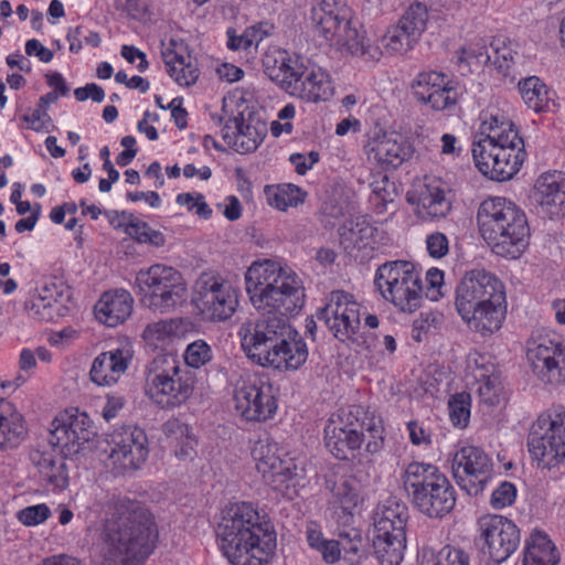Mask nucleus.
I'll list each match as a JSON object with an SVG mask.
<instances>
[{
  "mask_svg": "<svg viewBox=\"0 0 565 565\" xmlns=\"http://www.w3.org/2000/svg\"><path fill=\"white\" fill-rule=\"evenodd\" d=\"M267 204L280 212L298 207L307 198L306 191L291 183L269 184L264 188Z\"/></svg>",
  "mask_w": 565,
  "mask_h": 565,
  "instance_id": "79ce46f5",
  "label": "nucleus"
},
{
  "mask_svg": "<svg viewBox=\"0 0 565 565\" xmlns=\"http://www.w3.org/2000/svg\"><path fill=\"white\" fill-rule=\"evenodd\" d=\"M403 483L412 503L429 518H441L456 504L455 488L435 465L411 462L404 471Z\"/></svg>",
  "mask_w": 565,
  "mask_h": 565,
  "instance_id": "1a4fd4ad",
  "label": "nucleus"
},
{
  "mask_svg": "<svg viewBox=\"0 0 565 565\" xmlns=\"http://www.w3.org/2000/svg\"><path fill=\"white\" fill-rule=\"evenodd\" d=\"M516 487L509 481H503L492 491L490 504L495 510L512 505L516 499Z\"/></svg>",
  "mask_w": 565,
  "mask_h": 565,
  "instance_id": "338daca9",
  "label": "nucleus"
},
{
  "mask_svg": "<svg viewBox=\"0 0 565 565\" xmlns=\"http://www.w3.org/2000/svg\"><path fill=\"white\" fill-rule=\"evenodd\" d=\"M162 431L169 447L179 460L193 459L196 454L198 440L188 424L180 418L172 417L163 424Z\"/></svg>",
  "mask_w": 565,
  "mask_h": 565,
  "instance_id": "ea45409f",
  "label": "nucleus"
},
{
  "mask_svg": "<svg viewBox=\"0 0 565 565\" xmlns=\"http://www.w3.org/2000/svg\"><path fill=\"white\" fill-rule=\"evenodd\" d=\"M195 375L179 362L158 355L145 370L143 394L154 406L173 411L183 406L195 390Z\"/></svg>",
  "mask_w": 565,
  "mask_h": 565,
  "instance_id": "9b49d317",
  "label": "nucleus"
},
{
  "mask_svg": "<svg viewBox=\"0 0 565 565\" xmlns=\"http://www.w3.org/2000/svg\"><path fill=\"white\" fill-rule=\"evenodd\" d=\"M308 547L320 555L327 565H361L366 558L361 535L341 536V540L329 539L320 524L309 522L305 529Z\"/></svg>",
  "mask_w": 565,
  "mask_h": 565,
  "instance_id": "393cba45",
  "label": "nucleus"
},
{
  "mask_svg": "<svg viewBox=\"0 0 565 565\" xmlns=\"http://www.w3.org/2000/svg\"><path fill=\"white\" fill-rule=\"evenodd\" d=\"M418 565H469L468 555L458 548L446 545L440 550L424 546L417 554Z\"/></svg>",
  "mask_w": 565,
  "mask_h": 565,
  "instance_id": "de8ad7c7",
  "label": "nucleus"
},
{
  "mask_svg": "<svg viewBox=\"0 0 565 565\" xmlns=\"http://www.w3.org/2000/svg\"><path fill=\"white\" fill-rule=\"evenodd\" d=\"M135 300L124 288L110 289L100 295L94 306L95 320L107 327L124 324L132 313Z\"/></svg>",
  "mask_w": 565,
  "mask_h": 565,
  "instance_id": "f704fd0d",
  "label": "nucleus"
},
{
  "mask_svg": "<svg viewBox=\"0 0 565 565\" xmlns=\"http://www.w3.org/2000/svg\"><path fill=\"white\" fill-rule=\"evenodd\" d=\"M86 509L103 523L100 553L107 565H141L153 552L158 529L140 503L96 488Z\"/></svg>",
  "mask_w": 565,
  "mask_h": 565,
  "instance_id": "f257e3e1",
  "label": "nucleus"
},
{
  "mask_svg": "<svg viewBox=\"0 0 565 565\" xmlns=\"http://www.w3.org/2000/svg\"><path fill=\"white\" fill-rule=\"evenodd\" d=\"M533 201L551 217L559 216L565 211V174L559 171L544 172L537 177Z\"/></svg>",
  "mask_w": 565,
  "mask_h": 565,
  "instance_id": "c9c22d12",
  "label": "nucleus"
},
{
  "mask_svg": "<svg viewBox=\"0 0 565 565\" xmlns=\"http://www.w3.org/2000/svg\"><path fill=\"white\" fill-rule=\"evenodd\" d=\"M163 60L169 76L179 86L189 87L198 81L199 68L184 46L173 44L163 53Z\"/></svg>",
  "mask_w": 565,
  "mask_h": 565,
  "instance_id": "58836bf2",
  "label": "nucleus"
},
{
  "mask_svg": "<svg viewBox=\"0 0 565 565\" xmlns=\"http://www.w3.org/2000/svg\"><path fill=\"white\" fill-rule=\"evenodd\" d=\"M459 83L451 76L446 75L436 90L429 108L436 111H451L459 99Z\"/></svg>",
  "mask_w": 565,
  "mask_h": 565,
  "instance_id": "864d4df0",
  "label": "nucleus"
},
{
  "mask_svg": "<svg viewBox=\"0 0 565 565\" xmlns=\"http://www.w3.org/2000/svg\"><path fill=\"white\" fill-rule=\"evenodd\" d=\"M448 413L450 423L460 429L468 426L471 416V395L459 392L448 399Z\"/></svg>",
  "mask_w": 565,
  "mask_h": 565,
  "instance_id": "4d7b16f0",
  "label": "nucleus"
},
{
  "mask_svg": "<svg viewBox=\"0 0 565 565\" xmlns=\"http://www.w3.org/2000/svg\"><path fill=\"white\" fill-rule=\"evenodd\" d=\"M215 533L220 551L232 565H267L277 547L273 524L252 502L226 505Z\"/></svg>",
  "mask_w": 565,
  "mask_h": 565,
  "instance_id": "f03ea898",
  "label": "nucleus"
},
{
  "mask_svg": "<svg viewBox=\"0 0 565 565\" xmlns=\"http://www.w3.org/2000/svg\"><path fill=\"white\" fill-rule=\"evenodd\" d=\"M527 449L540 469L565 465V409L536 418L527 437Z\"/></svg>",
  "mask_w": 565,
  "mask_h": 565,
  "instance_id": "6ab92c4d",
  "label": "nucleus"
},
{
  "mask_svg": "<svg viewBox=\"0 0 565 565\" xmlns=\"http://www.w3.org/2000/svg\"><path fill=\"white\" fill-rule=\"evenodd\" d=\"M175 202L180 206L186 207L189 212L194 213L203 220H209L212 216V209L207 204L204 195L199 192L179 193L175 196Z\"/></svg>",
  "mask_w": 565,
  "mask_h": 565,
  "instance_id": "680f3d73",
  "label": "nucleus"
},
{
  "mask_svg": "<svg viewBox=\"0 0 565 565\" xmlns=\"http://www.w3.org/2000/svg\"><path fill=\"white\" fill-rule=\"evenodd\" d=\"M190 332V323L185 319L173 318L148 324L142 339L151 350H167L170 345L184 340Z\"/></svg>",
  "mask_w": 565,
  "mask_h": 565,
  "instance_id": "e433bc0d",
  "label": "nucleus"
},
{
  "mask_svg": "<svg viewBox=\"0 0 565 565\" xmlns=\"http://www.w3.org/2000/svg\"><path fill=\"white\" fill-rule=\"evenodd\" d=\"M266 125L259 120L245 119L242 114L228 118L221 135L226 145L238 153H250L263 142Z\"/></svg>",
  "mask_w": 565,
  "mask_h": 565,
  "instance_id": "72a5a7b5",
  "label": "nucleus"
},
{
  "mask_svg": "<svg viewBox=\"0 0 565 565\" xmlns=\"http://www.w3.org/2000/svg\"><path fill=\"white\" fill-rule=\"evenodd\" d=\"M244 284L249 302L258 312L290 317L305 306L303 280L281 260H254L244 274Z\"/></svg>",
  "mask_w": 565,
  "mask_h": 565,
  "instance_id": "39448f33",
  "label": "nucleus"
},
{
  "mask_svg": "<svg viewBox=\"0 0 565 565\" xmlns=\"http://www.w3.org/2000/svg\"><path fill=\"white\" fill-rule=\"evenodd\" d=\"M526 359L544 383L565 382V340L554 331H540L527 341Z\"/></svg>",
  "mask_w": 565,
  "mask_h": 565,
  "instance_id": "4be33fe9",
  "label": "nucleus"
},
{
  "mask_svg": "<svg viewBox=\"0 0 565 565\" xmlns=\"http://www.w3.org/2000/svg\"><path fill=\"white\" fill-rule=\"evenodd\" d=\"M447 74L438 71H424L418 73L412 82L411 88L415 98L429 107L436 90Z\"/></svg>",
  "mask_w": 565,
  "mask_h": 565,
  "instance_id": "3c124183",
  "label": "nucleus"
},
{
  "mask_svg": "<svg viewBox=\"0 0 565 565\" xmlns=\"http://www.w3.org/2000/svg\"><path fill=\"white\" fill-rule=\"evenodd\" d=\"M483 551L495 563L507 561L520 545V530L516 524L498 514L483 515L478 521Z\"/></svg>",
  "mask_w": 565,
  "mask_h": 565,
  "instance_id": "c85d7f7f",
  "label": "nucleus"
},
{
  "mask_svg": "<svg viewBox=\"0 0 565 565\" xmlns=\"http://www.w3.org/2000/svg\"><path fill=\"white\" fill-rule=\"evenodd\" d=\"M479 232L492 252L509 259L519 258L526 249L530 230L524 212L502 196L486 199L477 213Z\"/></svg>",
  "mask_w": 565,
  "mask_h": 565,
  "instance_id": "0eeeda50",
  "label": "nucleus"
},
{
  "mask_svg": "<svg viewBox=\"0 0 565 565\" xmlns=\"http://www.w3.org/2000/svg\"><path fill=\"white\" fill-rule=\"evenodd\" d=\"M558 556L551 539L541 531L531 533L522 565H556Z\"/></svg>",
  "mask_w": 565,
  "mask_h": 565,
  "instance_id": "37998d69",
  "label": "nucleus"
},
{
  "mask_svg": "<svg viewBox=\"0 0 565 565\" xmlns=\"http://www.w3.org/2000/svg\"><path fill=\"white\" fill-rule=\"evenodd\" d=\"M406 202L420 223H438L451 213V190L437 180H423L412 184Z\"/></svg>",
  "mask_w": 565,
  "mask_h": 565,
  "instance_id": "bb28decb",
  "label": "nucleus"
},
{
  "mask_svg": "<svg viewBox=\"0 0 565 565\" xmlns=\"http://www.w3.org/2000/svg\"><path fill=\"white\" fill-rule=\"evenodd\" d=\"M472 157L477 169L494 181H508L521 169L524 159L523 140L476 141Z\"/></svg>",
  "mask_w": 565,
  "mask_h": 565,
  "instance_id": "aec40b11",
  "label": "nucleus"
},
{
  "mask_svg": "<svg viewBox=\"0 0 565 565\" xmlns=\"http://www.w3.org/2000/svg\"><path fill=\"white\" fill-rule=\"evenodd\" d=\"M407 507L387 499L374 511L373 550L380 565H399L407 548Z\"/></svg>",
  "mask_w": 565,
  "mask_h": 565,
  "instance_id": "2eb2a0df",
  "label": "nucleus"
},
{
  "mask_svg": "<svg viewBox=\"0 0 565 565\" xmlns=\"http://www.w3.org/2000/svg\"><path fill=\"white\" fill-rule=\"evenodd\" d=\"M104 444L103 451L107 455L108 466L116 473L136 471L148 458L147 434L136 426L114 429L105 435Z\"/></svg>",
  "mask_w": 565,
  "mask_h": 565,
  "instance_id": "412c9836",
  "label": "nucleus"
},
{
  "mask_svg": "<svg viewBox=\"0 0 565 565\" xmlns=\"http://www.w3.org/2000/svg\"><path fill=\"white\" fill-rule=\"evenodd\" d=\"M425 248L430 258L440 260L449 254L450 242L445 233L433 231L425 236Z\"/></svg>",
  "mask_w": 565,
  "mask_h": 565,
  "instance_id": "69168bd1",
  "label": "nucleus"
},
{
  "mask_svg": "<svg viewBox=\"0 0 565 565\" xmlns=\"http://www.w3.org/2000/svg\"><path fill=\"white\" fill-rule=\"evenodd\" d=\"M74 307L72 287L55 278L38 286L25 301L29 317L41 322H56L67 317Z\"/></svg>",
  "mask_w": 565,
  "mask_h": 565,
  "instance_id": "b1692460",
  "label": "nucleus"
},
{
  "mask_svg": "<svg viewBox=\"0 0 565 565\" xmlns=\"http://www.w3.org/2000/svg\"><path fill=\"white\" fill-rule=\"evenodd\" d=\"M478 132V141L522 140L513 121V106L501 98L492 99L480 110Z\"/></svg>",
  "mask_w": 565,
  "mask_h": 565,
  "instance_id": "2f4dec72",
  "label": "nucleus"
},
{
  "mask_svg": "<svg viewBox=\"0 0 565 565\" xmlns=\"http://www.w3.org/2000/svg\"><path fill=\"white\" fill-rule=\"evenodd\" d=\"M414 151L413 145L396 131L379 130L365 145L367 160L383 170L399 168Z\"/></svg>",
  "mask_w": 565,
  "mask_h": 565,
  "instance_id": "7c9ffc66",
  "label": "nucleus"
},
{
  "mask_svg": "<svg viewBox=\"0 0 565 565\" xmlns=\"http://www.w3.org/2000/svg\"><path fill=\"white\" fill-rule=\"evenodd\" d=\"M491 62L503 75H508L515 64L518 52L515 44L505 39H497L491 43Z\"/></svg>",
  "mask_w": 565,
  "mask_h": 565,
  "instance_id": "6e6d98bb",
  "label": "nucleus"
},
{
  "mask_svg": "<svg viewBox=\"0 0 565 565\" xmlns=\"http://www.w3.org/2000/svg\"><path fill=\"white\" fill-rule=\"evenodd\" d=\"M190 301L201 321L225 322L239 308L241 289L235 281L221 273L204 270L193 281Z\"/></svg>",
  "mask_w": 565,
  "mask_h": 565,
  "instance_id": "f8f14e48",
  "label": "nucleus"
},
{
  "mask_svg": "<svg viewBox=\"0 0 565 565\" xmlns=\"http://www.w3.org/2000/svg\"><path fill=\"white\" fill-rule=\"evenodd\" d=\"M97 431L89 415L76 407L55 415L50 426L49 443L64 458L84 456L92 449Z\"/></svg>",
  "mask_w": 565,
  "mask_h": 565,
  "instance_id": "f3484780",
  "label": "nucleus"
},
{
  "mask_svg": "<svg viewBox=\"0 0 565 565\" xmlns=\"http://www.w3.org/2000/svg\"><path fill=\"white\" fill-rule=\"evenodd\" d=\"M32 461L42 479L53 491H62L68 486L70 477L64 457L52 451L35 452Z\"/></svg>",
  "mask_w": 565,
  "mask_h": 565,
  "instance_id": "a19ab883",
  "label": "nucleus"
},
{
  "mask_svg": "<svg viewBox=\"0 0 565 565\" xmlns=\"http://www.w3.org/2000/svg\"><path fill=\"white\" fill-rule=\"evenodd\" d=\"M364 431L369 433L366 450L377 452L384 443L382 419L363 406L351 405L331 414L323 429L324 445L329 452L340 460L358 456L365 443Z\"/></svg>",
  "mask_w": 565,
  "mask_h": 565,
  "instance_id": "6e6552de",
  "label": "nucleus"
},
{
  "mask_svg": "<svg viewBox=\"0 0 565 565\" xmlns=\"http://www.w3.org/2000/svg\"><path fill=\"white\" fill-rule=\"evenodd\" d=\"M237 335L246 358L264 369L279 373L296 372L309 356L302 335L280 319L247 320L241 324Z\"/></svg>",
  "mask_w": 565,
  "mask_h": 565,
  "instance_id": "7ed1b4c3",
  "label": "nucleus"
},
{
  "mask_svg": "<svg viewBox=\"0 0 565 565\" xmlns=\"http://www.w3.org/2000/svg\"><path fill=\"white\" fill-rule=\"evenodd\" d=\"M182 359L188 367L199 370L212 361L213 351L206 341L198 339L186 345Z\"/></svg>",
  "mask_w": 565,
  "mask_h": 565,
  "instance_id": "13d9d810",
  "label": "nucleus"
},
{
  "mask_svg": "<svg viewBox=\"0 0 565 565\" xmlns=\"http://www.w3.org/2000/svg\"><path fill=\"white\" fill-rule=\"evenodd\" d=\"M455 309L469 330L482 335L499 331L507 318L504 282L483 268L468 270L455 289Z\"/></svg>",
  "mask_w": 565,
  "mask_h": 565,
  "instance_id": "20e7f679",
  "label": "nucleus"
},
{
  "mask_svg": "<svg viewBox=\"0 0 565 565\" xmlns=\"http://www.w3.org/2000/svg\"><path fill=\"white\" fill-rule=\"evenodd\" d=\"M429 13L426 4L412 3L396 22L417 44L427 28Z\"/></svg>",
  "mask_w": 565,
  "mask_h": 565,
  "instance_id": "8fccbe9b",
  "label": "nucleus"
},
{
  "mask_svg": "<svg viewBox=\"0 0 565 565\" xmlns=\"http://www.w3.org/2000/svg\"><path fill=\"white\" fill-rule=\"evenodd\" d=\"M374 286L383 300L402 313H414L422 306L423 277L418 266L409 260H390L374 274Z\"/></svg>",
  "mask_w": 565,
  "mask_h": 565,
  "instance_id": "4468645a",
  "label": "nucleus"
},
{
  "mask_svg": "<svg viewBox=\"0 0 565 565\" xmlns=\"http://www.w3.org/2000/svg\"><path fill=\"white\" fill-rule=\"evenodd\" d=\"M135 355L134 344L122 339L114 348L97 354L89 369V380L99 387L115 386L128 371Z\"/></svg>",
  "mask_w": 565,
  "mask_h": 565,
  "instance_id": "c756f323",
  "label": "nucleus"
},
{
  "mask_svg": "<svg viewBox=\"0 0 565 565\" xmlns=\"http://www.w3.org/2000/svg\"><path fill=\"white\" fill-rule=\"evenodd\" d=\"M263 65L267 75L291 97L318 104L330 100L335 93L331 74L323 67L306 63L298 55L271 49Z\"/></svg>",
  "mask_w": 565,
  "mask_h": 565,
  "instance_id": "423d86ee",
  "label": "nucleus"
},
{
  "mask_svg": "<svg viewBox=\"0 0 565 565\" xmlns=\"http://www.w3.org/2000/svg\"><path fill=\"white\" fill-rule=\"evenodd\" d=\"M363 500L361 487L353 479L341 480L332 489L331 503L335 513L340 510V518L352 515Z\"/></svg>",
  "mask_w": 565,
  "mask_h": 565,
  "instance_id": "c03bdc74",
  "label": "nucleus"
},
{
  "mask_svg": "<svg viewBox=\"0 0 565 565\" xmlns=\"http://www.w3.org/2000/svg\"><path fill=\"white\" fill-rule=\"evenodd\" d=\"M134 288L143 306L162 313L183 306L189 296L183 274L162 263L139 269Z\"/></svg>",
  "mask_w": 565,
  "mask_h": 565,
  "instance_id": "ddd939ff",
  "label": "nucleus"
},
{
  "mask_svg": "<svg viewBox=\"0 0 565 565\" xmlns=\"http://www.w3.org/2000/svg\"><path fill=\"white\" fill-rule=\"evenodd\" d=\"M449 457L457 483L470 495L479 494L491 476V458L480 447L467 443H459Z\"/></svg>",
  "mask_w": 565,
  "mask_h": 565,
  "instance_id": "a878e982",
  "label": "nucleus"
},
{
  "mask_svg": "<svg viewBox=\"0 0 565 565\" xmlns=\"http://www.w3.org/2000/svg\"><path fill=\"white\" fill-rule=\"evenodd\" d=\"M466 380L468 384L480 383L499 374L494 358L489 353L470 352L466 359Z\"/></svg>",
  "mask_w": 565,
  "mask_h": 565,
  "instance_id": "09e8293b",
  "label": "nucleus"
},
{
  "mask_svg": "<svg viewBox=\"0 0 565 565\" xmlns=\"http://www.w3.org/2000/svg\"><path fill=\"white\" fill-rule=\"evenodd\" d=\"M340 244L350 254L367 256L383 245L384 233L366 216H356L339 228Z\"/></svg>",
  "mask_w": 565,
  "mask_h": 565,
  "instance_id": "473e14b6",
  "label": "nucleus"
},
{
  "mask_svg": "<svg viewBox=\"0 0 565 565\" xmlns=\"http://www.w3.org/2000/svg\"><path fill=\"white\" fill-rule=\"evenodd\" d=\"M462 152L463 146L460 138L450 132L441 135L438 145V153L443 160H457L461 157Z\"/></svg>",
  "mask_w": 565,
  "mask_h": 565,
  "instance_id": "774afa93",
  "label": "nucleus"
},
{
  "mask_svg": "<svg viewBox=\"0 0 565 565\" xmlns=\"http://www.w3.org/2000/svg\"><path fill=\"white\" fill-rule=\"evenodd\" d=\"M477 388L480 401L490 406H499L507 399L500 374L478 383Z\"/></svg>",
  "mask_w": 565,
  "mask_h": 565,
  "instance_id": "052dcab7",
  "label": "nucleus"
},
{
  "mask_svg": "<svg viewBox=\"0 0 565 565\" xmlns=\"http://www.w3.org/2000/svg\"><path fill=\"white\" fill-rule=\"evenodd\" d=\"M51 514V509L46 503H38L19 510L15 516L24 526L34 527L45 523Z\"/></svg>",
  "mask_w": 565,
  "mask_h": 565,
  "instance_id": "0e129e2a",
  "label": "nucleus"
},
{
  "mask_svg": "<svg viewBox=\"0 0 565 565\" xmlns=\"http://www.w3.org/2000/svg\"><path fill=\"white\" fill-rule=\"evenodd\" d=\"M372 196L371 201L376 206L379 213L387 210V205L394 203L397 192L395 183L386 174H377L370 184Z\"/></svg>",
  "mask_w": 565,
  "mask_h": 565,
  "instance_id": "5fc2aeb1",
  "label": "nucleus"
},
{
  "mask_svg": "<svg viewBox=\"0 0 565 565\" xmlns=\"http://www.w3.org/2000/svg\"><path fill=\"white\" fill-rule=\"evenodd\" d=\"M415 41L397 24L362 30L353 56L379 62L382 57L402 56L415 47Z\"/></svg>",
  "mask_w": 565,
  "mask_h": 565,
  "instance_id": "cd10ccee",
  "label": "nucleus"
},
{
  "mask_svg": "<svg viewBox=\"0 0 565 565\" xmlns=\"http://www.w3.org/2000/svg\"><path fill=\"white\" fill-rule=\"evenodd\" d=\"M423 295L430 301H438L445 296V273L437 267H430L425 274Z\"/></svg>",
  "mask_w": 565,
  "mask_h": 565,
  "instance_id": "e2e57ef3",
  "label": "nucleus"
},
{
  "mask_svg": "<svg viewBox=\"0 0 565 565\" xmlns=\"http://www.w3.org/2000/svg\"><path fill=\"white\" fill-rule=\"evenodd\" d=\"M271 31L273 25L269 23L252 25L239 35L236 34L234 29H228L226 31V46L231 51H247L257 47L264 39L271 34Z\"/></svg>",
  "mask_w": 565,
  "mask_h": 565,
  "instance_id": "49530a36",
  "label": "nucleus"
},
{
  "mask_svg": "<svg viewBox=\"0 0 565 565\" xmlns=\"http://www.w3.org/2000/svg\"><path fill=\"white\" fill-rule=\"evenodd\" d=\"M252 456L256 470L277 497L287 500L298 497L305 486V468L285 446L263 439L255 444Z\"/></svg>",
  "mask_w": 565,
  "mask_h": 565,
  "instance_id": "9d476101",
  "label": "nucleus"
},
{
  "mask_svg": "<svg viewBox=\"0 0 565 565\" xmlns=\"http://www.w3.org/2000/svg\"><path fill=\"white\" fill-rule=\"evenodd\" d=\"M26 427L23 416L14 411L8 416L0 415V447H15L25 437Z\"/></svg>",
  "mask_w": 565,
  "mask_h": 565,
  "instance_id": "603ef678",
  "label": "nucleus"
},
{
  "mask_svg": "<svg viewBox=\"0 0 565 565\" xmlns=\"http://www.w3.org/2000/svg\"><path fill=\"white\" fill-rule=\"evenodd\" d=\"M118 226L122 227L128 236L141 244L162 247L167 242L162 232L152 228L147 222L139 220L132 214L124 213Z\"/></svg>",
  "mask_w": 565,
  "mask_h": 565,
  "instance_id": "a18cd8bd",
  "label": "nucleus"
},
{
  "mask_svg": "<svg viewBox=\"0 0 565 565\" xmlns=\"http://www.w3.org/2000/svg\"><path fill=\"white\" fill-rule=\"evenodd\" d=\"M232 398L237 415L246 422H267L278 409L273 383L267 376L255 372L244 373L235 381Z\"/></svg>",
  "mask_w": 565,
  "mask_h": 565,
  "instance_id": "a211bd4d",
  "label": "nucleus"
},
{
  "mask_svg": "<svg viewBox=\"0 0 565 565\" xmlns=\"http://www.w3.org/2000/svg\"><path fill=\"white\" fill-rule=\"evenodd\" d=\"M362 315L363 306L351 294L342 290L331 292L326 305L316 313L318 320L323 321L338 340L353 343H360L363 338Z\"/></svg>",
  "mask_w": 565,
  "mask_h": 565,
  "instance_id": "5701e85b",
  "label": "nucleus"
},
{
  "mask_svg": "<svg viewBox=\"0 0 565 565\" xmlns=\"http://www.w3.org/2000/svg\"><path fill=\"white\" fill-rule=\"evenodd\" d=\"M491 60V54L482 41L465 45L458 56L459 65H466L467 71H472L486 65Z\"/></svg>",
  "mask_w": 565,
  "mask_h": 565,
  "instance_id": "bf43d9fd",
  "label": "nucleus"
},
{
  "mask_svg": "<svg viewBox=\"0 0 565 565\" xmlns=\"http://www.w3.org/2000/svg\"><path fill=\"white\" fill-rule=\"evenodd\" d=\"M311 20L319 38L338 51L353 56L362 28L347 2L320 0L312 6Z\"/></svg>",
  "mask_w": 565,
  "mask_h": 565,
  "instance_id": "dca6fc26",
  "label": "nucleus"
},
{
  "mask_svg": "<svg viewBox=\"0 0 565 565\" xmlns=\"http://www.w3.org/2000/svg\"><path fill=\"white\" fill-rule=\"evenodd\" d=\"M518 92L524 105L535 114L554 113L559 107L556 92L537 76L520 79Z\"/></svg>",
  "mask_w": 565,
  "mask_h": 565,
  "instance_id": "4c0bfd02",
  "label": "nucleus"
}]
</instances>
